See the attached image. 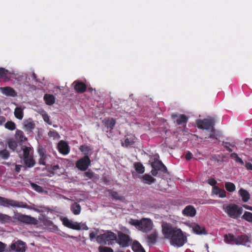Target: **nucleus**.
<instances>
[{
  "instance_id": "nucleus-1",
  "label": "nucleus",
  "mask_w": 252,
  "mask_h": 252,
  "mask_svg": "<svg viewBox=\"0 0 252 252\" xmlns=\"http://www.w3.org/2000/svg\"><path fill=\"white\" fill-rule=\"evenodd\" d=\"M128 223L143 232H148L151 231L154 226L152 220L149 218H143L140 220L130 219Z\"/></svg>"
},
{
  "instance_id": "nucleus-2",
  "label": "nucleus",
  "mask_w": 252,
  "mask_h": 252,
  "mask_svg": "<svg viewBox=\"0 0 252 252\" xmlns=\"http://www.w3.org/2000/svg\"><path fill=\"white\" fill-rule=\"evenodd\" d=\"M0 205L5 207L13 206L19 208H25L29 209H32L36 212H39V210L34 207V205L28 206L25 203L17 202L12 200H8L0 197Z\"/></svg>"
},
{
  "instance_id": "nucleus-3",
  "label": "nucleus",
  "mask_w": 252,
  "mask_h": 252,
  "mask_svg": "<svg viewBox=\"0 0 252 252\" xmlns=\"http://www.w3.org/2000/svg\"><path fill=\"white\" fill-rule=\"evenodd\" d=\"M222 208L227 215L233 219L238 218L242 214L243 211L241 207L235 204L224 205Z\"/></svg>"
},
{
  "instance_id": "nucleus-4",
  "label": "nucleus",
  "mask_w": 252,
  "mask_h": 252,
  "mask_svg": "<svg viewBox=\"0 0 252 252\" xmlns=\"http://www.w3.org/2000/svg\"><path fill=\"white\" fill-rule=\"evenodd\" d=\"M170 238L171 244L177 247L183 246L187 242L186 236L180 229H176Z\"/></svg>"
},
{
  "instance_id": "nucleus-5",
  "label": "nucleus",
  "mask_w": 252,
  "mask_h": 252,
  "mask_svg": "<svg viewBox=\"0 0 252 252\" xmlns=\"http://www.w3.org/2000/svg\"><path fill=\"white\" fill-rule=\"evenodd\" d=\"M60 219L63 222V224L69 228L77 230L81 229L88 230L89 229L88 227L84 223L74 222L66 218L63 217H61Z\"/></svg>"
},
{
  "instance_id": "nucleus-6",
  "label": "nucleus",
  "mask_w": 252,
  "mask_h": 252,
  "mask_svg": "<svg viewBox=\"0 0 252 252\" xmlns=\"http://www.w3.org/2000/svg\"><path fill=\"white\" fill-rule=\"evenodd\" d=\"M13 218L21 222L32 224H36L37 220L30 216L23 215L20 213H15Z\"/></svg>"
},
{
  "instance_id": "nucleus-7",
  "label": "nucleus",
  "mask_w": 252,
  "mask_h": 252,
  "mask_svg": "<svg viewBox=\"0 0 252 252\" xmlns=\"http://www.w3.org/2000/svg\"><path fill=\"white\" fill-rule=\"evenodd\" d=\"M214 124V121L212 118H208L202 120H198L196 121V124L198 128L208 130L213 127Z\"/></svg>"
},
{
  "instance_id": "nucleus-8",
  "label": "nucleus",
  "mask_w": 252,
  "mask_h": 252,
  "mask_svg": "<svg viewBox=\"0 0 252 252\" xmlns=\"http://www.w3.org/2000/svg\"><path fill=\"white\" fill-rule=\"evenodd\" d=\"M116 239V235L113 232L108 231L97 236L96 242L99 244H106L107 242Z\"/></svg>"
},
{
  "instance_id": "nucleus-9",
  "label": "nucleus",
  "mask_w": 252,
  "mask_h": 252,
  "mask_svg": "<svg viewBox=\"0 0 252 252\" xmlns=\"http://www.w3.org/2000/svg\"><path fill=\"white\" fill-rule=\"evenodd\" d=\"M187 225L192 229L193 233L197 235H205L207 233L205 227L195 222L187 223Z\"/></svg>"
},
{
  "instance_id": "nucleus-10",
  "label": "nucleus",
  "mask_w": 252,
  "mask_h": 252,
  "mask_svg": "<svg viewBox=\"0 0 252 252\" xmlns=\"http://www.w3.org/2000/svg\"><path fill=\"white\" fill-rule=\"evenodd\" d=\"M162 233L167 238H170L174 234V231L178 228H173L171 225L167 223H163L162 224Z\"/></svg>"
},
{
  "instance_id": "nucleus-11",
  "label": "nucleus",
  "mask_w": 252,
  "mask_h": 252,
  "mask_svg": "<svg viewBox=\"0 0 252 252\" xmlns=\"http://www.w3.org/2000/svg\"><path fill=\"white\" fill-rule=\"evenodd\" d=\"M90 162L88 157L85 156L77 161L76 167L81 170H86L89 166Z\"/></svg>"
},
{
  "instance_id": "nucleus-12",
  "label": "nucleus",
  "mask_w": 252,
  "mask_h": 252,
  "mask_svg": "<svg viewBox=\"0 0 252 252\" xmlns=\"http://www.w3.org/2000/svg\"><path fill=\"white\" fill-rule=\"evenodd\" d=\"M11 249L12 251L16 252H25V243L22 241H18L17 242L11 244Z\"/></svg>"
},
{
  "instance_id": "nucleus-13",
  "label": "nucleus",
  "mask_w": 252,
  "mask_h": 252,
  "mask_svg": "<svg viewBox=\"0 0 252 252\" xmlns=\"http://www.w3.org/2000/svg\"><path fill=\"white\" fill-rule=\"evenodd\" d=\"M130 242V239L128 236L122 233H119L118 243L122 247H127Z\"/></svg>"
},
{
  "instance_id": "nucleus-14",
  "label": "nucleus",
  "mask_w": 252,
  "mask_h": 252,
  "mask_svg": "<svg viewBox=\"0 0 252 252\" xmlns=\"http://www.w3.org/2000/svg\"><path fill=\"white\" fill-rule=\"evenodd\" d=\"M0 91L3 94L8 96L14 97L17 95L13 89L9 87H0Z\"/></svg>"
},
{
  "instance_id": "nucleus-15",
  "label": "nucleus",
  "mask_w": 252,
  "mask_h": 252,
  "mask_svg": "<svg viewBox=\"0 0 252 252\" xmlns=\"http://www.w3.org/2000/svg\"><path fill=\"white\" fill-rule=\"evenodd\" d=\"M182 213L185 216L193 217L195 215L196 211L193 206L189 205L182 211Z\"/></svg>"
},
{
  "instance_id": "nucleus-16",
  "label": "nucleus",
  "mask_w": 252,
  "mask_h": 252,
  "mask_svg": "<svg viewBox=\"0 0 252 252\" xmlns=\"http://www.w3.org/2000/svg\"><path fill=\"white\" fill-rule=\"evenodd\" d=\"M58 149L60 152L63 155H67L69 151L68 144L63 141H61L58 143Z\"/></svg>"
},
{
  "instance_id": "nucleus-17",
  "label": "nucleus",
  "mask_w": 252,
  "mask_h": 252,
  "mask_svg": "<svg viewBox=\"0 0 252 252\" xmlns=\"http://www.w3.org/2000/svg\"><path fill=\"white\" fill-rule=\"evenodd\" d=\"M25 107L23 105L17 106L14 112L15 117L19 119L22 120L24 117V110Z\"/></svg>"
},
{
  "instance_id": "nucleus-18",
  "label": "nucleus",
  "mask_w": 252,
  "mask_h": 252,
  "mask_svg": "<svg viewBox=\"0 0 252 252\" xmlns=\"http://www.w3.org/2000/svg\"><path fill=\"white\" fill-rule=\"evenodd\" d=\"M12 74H13L12 72H10L3 68H0V79H3L4 81H9Z\"/></svg>"
},
{
  "instance_id": "nucleus-19",
  "label": "nucleus",
  "mask_w": 252,
  "mask_h": 252,
  "mask_svg": "<svg viewBox=\"0 0 252 252\" xmlns=\"http://www.w3.org/2000/svg\"><path fill=\"white\" fill-rule=\"evenodd\" d=\"M212 194L218 196L220 198H224L226 197V191L223 189L219 188L218 187L214 186L213 188Z\"/></svg>"
},
{
  "instance_id": "nucleus-20",
  "label": "nucleus",
  "mask_w": 252,
  "mask_h": 252,
  "mask_svg": "<svg viewBox=\"0 0 252 252\" xmlns=\"http://www.w3.org/2000/svg\"><path fill=\"white\" fill-rule=\"evenodd\" d=\"M72 85L74 86L75 91L78 93H83L86 89V86L82 82L75 81Z\"/></svg>"
},
{
  "instance_id": "nucleus-21",
  "label": "nucleus",
  "mask_w": 252,
  "mask_h": 252,
  "mask_svg": "<svg viewBox=\"0 0 252 252\" xmlns=\"http://www.w3.org/2000/svg\"><path fill=\"white\" fill-rule=\"evenodd\" d=\"M224 241L226 243L230 245H237L239 243L237 241V237L232 234H228L224 236Z\"/></svg>"
},
{
  "instance_id": "nucleus-22",
  "label": "nucleus",
  "mask_w": 252,
  "mask_h": 252,
  "mask_svg": "<svg viewBox=\"0 0 252 252\" xmlns=\"http://www.w3.org/2000/svg\"><path fill=\"white\" fill-rule=\"evenodd\" d=\"M239 194L244 202H248L250 198L249 192L244 189H240L239 190Z\"/></svg>"
},
{
  "instance_id": "nucleus-23",
  "label": "nucleus",
  "mask_w": 252,
  "mask_h": 252,
  "mask_svg": "<svg viewBox=\"0 0 252 252\" xmlns=\"http://www.w3.org/2000/svg\"><path fill=\"white\" fill-rule=\"evenodd\" d=\"M151 165L153 168H157L158 170H164L166 169V167L158 159L155 160L154 161H152Z\"/></svg>"
},
{
  "instance_id": "nucleus-24",
  "label": "nucleus",
  "mask_w": 252,
  "mask_h": 252,
  "mask_svg": "<svg viewBox=\"0 0 252 252\" xmlns=\"http://www.w3.org/2000/svg\"><path fill=\"white\" fill-rule=\"evenodd\" d=\"M24 126L27 130L32 131L35 127V124L31 119L24 121Z\"/></svg>"
},
{
  "instance_id": "nucleus-25",
  "label": "nucleus",
  "mask_w": 252,
  "mask_h": 252,
  "mask_svg": "<svg viewBox=\"0 0 252 252\" xmlns=\"http://www.w3.org/2000/svg\"><path fill=\"white\" fill-rule=\"evenodd\" d=\"M38 153L40 156L39 163L42 165H45V160L47 158L48 156L45 154V151L43 149L39 148L38 150Z\"/></svg>"
},
{
  "instance_id": "nucleus-26",
  "label": "nucleus",
  "mask_w": 252,
  "mask_h": 252,
  "mask_svg": "<svg viewBox=\"0 0 252 252\" xmlns=\"http://www.w3.org/2000/svg\"><path fill=\"white\" fill-rule=\"evenodd\" d=\"M132 249L134 252H145L141 244L136 241L133 242Z\"/></svg>"
},
{
  "instance_id": "nucleus-27",
  "label": "nucleus",
  "mask_w": 252,
  "mask_h": 252,
  "mask_svg": "<svg viewBox=\"0 0 252 252\" xmlns=\"http://www.w3.org/2000/svg\"><path fill=\"white\" fill-rule=\"evenodd\" d=\"M103 123L107 128L112 129L115 124V121L112 118H109L104 120Z\"/></svg>"
},
{
  "instance_id": "nucleus-28",
  "label": "nucleus",
  "mask_w": 252,
  "mask_h": 252,
  "mask_svg": "<svg viewBox=\"0 0 252 252\" xmlns=\"http://www.w3.org/2000/svg\"><path fill=\"white\" fill-rule=\"evenodd\" d=\"M142 181L144 183L150 185L155 183L156 179L151 175L145 174L142 177Z\"/></svg>"
},
{
  "instance_id": "nucleus-29",
  "label": "nucleus",
  "mask_w": 252,
  "mask_h": 252,
  "mask_svg": "<svg viewBox=\"0 0 252 252\" xmlns=\"http://www.w3.org/2000/svg\"><path fill=\"white\" fill-rule=\"evenodd\" d=\"M237 241L239 243H237V245H246L247 243L250 241L249 238L246 236H242L237 237Z\"/></svg>"
},
{
  "instance_id": "nucleus-30",
  "label": "nucleus",
  "mask_w": 252,
  "mask_h": 252,
  "mask_svg": "<svg viewBox=\"0 0 252 252\" xmlns=\"http://www.w3.org/2000/svg\"><path fill=\"white\" fill-rule=\"evenodd\" d=\"M100 234V231L98 229H93L90 231V239L91 241H93L94 240V238H97V236H99Z\"/></svg>"
},
{
  "instance_id": "nucleus-31",
  "label": "nucleus",
  "mask_w": 252,
  "mask_h": 252,
  "mask_svg": "<svg viewBox=\"0 0 252 252\" xmlns=\"http://www.w3.org/2000/svg\"><path fill=\"white\" fill-rule=\"evenodd\" d=\"M44 99L48 105H52L55 102V97L51 94H45Z\"/></svg>"
},
{
  "instance_id": "nucleus-32",
  "label": "nucleus",
  "mask_w": 252,
  "mask_h": 252,
  "mask_svg": "<svg viewBox=\"0 0 252 252\" xmlns=\"http://www.w3.org/2000/svg\"><path fill=\"white\" fill-rule=\"evenodd\" d=\"M81 209V206L77 203H74L71 207V210L72 213L75 215H79L80 214Z\"/></svg>"
},
{
  "instance_id": "nucleus-33",
  "label": "nucleus",
  "mask_w": 252,
  "mask_h": 252,
  "mask_svg": "<svg viewBox=\"0 0 252 252\" xmlns=\"http://www.w3.org/2000/svg\"><path fill=\"white\" fill-rule=\"evenodd\" d=\"M24 161L26 166L28 167H32L35 164V161L33 160L32 156L24 158Z\"/></svg>"
},
{
  "instance_id": "nucleus-34",
  "label": "nucleus",
  "mask_w": 252,
  "mask_h": 252,
  "mask_svg": "<svg viewBox=\"0 0 252 252\" xmlns=\"http://www.w3.org/2000/svg\"><path fill=\"white\" fill-rule=\"evenodd\" d=\"M134 168L136 172L139 174H142L145 171V168L143 165L140 163H134Z\"/></svg>"
},
{
  "instance_id": "nucleus-35",
  "label": "nucleus",
  "mask_w": 252,
  "mask_h": 252,
  "mask_svg": "<svg viewBox=\"0 0 252 252\" xmlns=\"http://www.w3.org/2000/svg\"><path fill=\"white\" fill-rule=\"evenodd\" d=\"M11 218L10 216L0 213V221L2 223H8L10 222Z\"/></svg>"
},
{
  "instance_id": "nucleus-36",
  "label": "nucleus",
  "mask_w": 252,
  "mask_h": 252,
  "mask_svg": "<svg viewBox=\"0 0 252 252\" xmlns=\"http://www.w3.org/2000/svg\"><path fill=\"white\" fill-rule=\"evenodd\" d=\"M23 150L24 158L32 157V149L31 147H24Z\"/></svg>"
},
{
  "instance_id": "nucleus-37",
  "label": "nucleus",
  "mask_w": 252,
  "mask_h": 252,
  "mask_svg": "<svg viewBox=\"0 0 252 252\" xmlns=\"http://www.w3.org/2000/svg\"><path fill=\"white\" fill-rule=\"evenodd\" d=\"M226 189L229 192H233L235 190V186L231 182H226L225 184Z\"/></svg>"
},
{
  "instance_id": "nucleus-38",
  "label": "nucleus",
  "mask_w": 252,
  "mask_h": 252,
  "mask_svg": "<svg viewBox=\"0 0 252 252\" xmlns=\"http://www.w3.org/2000/svg\"><path fill=\"white\" fill-rule=\"evenodd\" d=\"M242 218L246 221L252 223V213L250 212H245Z\"/></svg>"
},
{
  "instance_id": "nucleus-39",
  "label": "nucleus",
  "mask_w": 252,
  "mask_h": 252,
  "mask_svg": "<svg viewBox=\"0 0 252 252\" xmlns=\"http://www.w3.org/2000/svg\"><path fill=\"white\" fill-rule=\"evenodd\" d=\"M187 120L188 119L186 116L181 115L177 117L176 122L178 125H181L186 123L187 121Z\"/></svg>"
},
{
  "instance_id": "nucleus-40",
  "label": "nucleus",
  "mask_w": 252,
  "mask_h": 252,
  "mask_svg": "<svg viewBox=\"0 0 252 252\" xmlns=\"http://www.w3.org/2000/svg\"><path fill=\"white\" fill-rule=\"evenodd\" d=\"M5 127L9 130H13L15 129L16 126L14 122L10 121L5 124Z\"/></svg>"
},
{
  "instance_id": "nucleus-41",
  "label": "nucleus",
  "mask_w": 252,
  "mask_h": 252,
  "mask_svg": "<svg viewBox=\"0 0 252 252\" xmlns=\"http://www.w3.org/2000/svg\"><path fill=\"white\" fill-rule=\"evenodd\" d=\"M48 135L54 139H58L60 137L59 134L55 130H50L48 133Z\"/></svg>"
},
{
  "instance_id": "nucleus-42",
  "label": "nucleus",
  "mask_w": 252,
  "mask_h": 252,
  "mask_svg": "<svg viewBox=\"0 0 252 252\" xmlns=\"http://www.w3.org/2000/svg\"><path fill=\"white\" fill-rule=\"evenodd\" d=\"M134 140L133 138H126L125 140V143H123L122 144L123 145H125L126 147H128L129 146H131L134 143Z\"/></svg>"
},
{
  "instance_id": "nucleus-43",
  "label": "nucleus",
  "mask_w": 252,
  "mask_h": 252,
  "mask_svg": "<svg viewBox=\"0 0 252 252\" xmlns=\"http://www.w3.org/2000/svg\"><path fill=\"white\" fill-rule=\"evenodd\" d=\"M99 252H113V250L109 247L100 246L98 248Z\"/></svg>"
},
{
  "instance_id": "nucleus-44",
  "label": "nucleus",
  "mask_w": 252,
  "mask_h": 252,
  "mask_svg": "<svg viewBox=\"0 0 252 252\" xmlns=\"http://www.w3.org/2000/svg\"><path fill=\"white\" fill-rule=\"evenodd\" d=\"M17 136L20 139V140L22 142H24L27 140V138L24 136V133L21 131H17Z\"/></svg>"
},
{
  "instance_id": "nucleus-45",
  "label": "nucleus",
  "mask_w": 252,
  "mask_h": 252,
  "mask_svg": "<svg viewBox=\"0 0 252 252\" xmlns=\"http://www.w3.org/2000/svg\"><path fill=\"white\" fill-rule=\"evenodd\" d=\"M157 238V234L156 233L148 236V239L149 243H154L156 241Z\"/></svg>"
},
{
  "instance_id": "nucleus-46",
  "label": "nucleus",
  "mask_w": 252,
  "mask_h": 252,
  "mask_svg": "<svg viewBox=\"0 0 252 252\" xmlns=\"http://www.w3.org/2000/svg\"><path fill=\"white\" fill-rule=\"evenodd\" d=\"M209 130L210 133L208 137L212 139H217V136L218 134L215 132L213 127L212 128H211Z\"/></svg>"
},
{
  "instance_id": "nucleus-47",
  "label": "nucleus",
  "mask_w": 252,
  "mask_h": 252,
  "mask_svg": "<svg viewBox=\"0 0 252 252\" xmlns=\"http://www.w3.org/2000/svg\"><path fill=\"white\" fill-rule=\"evenodd\" d=\"M111 196L113 199H115L116 200H123L124 197L122 196H120L118 193L116 192H112L111 193Z\"/></svg>"
},
{
  "instance_id": "nucleus-48",
  "label": "nucleus",
  "mask_w": 252,
  "mask_h": 252,
  "mask_svg": "<svg viewBox=\"0 0 252 252\" xmlns=\"http://www.w3.org/2000/svg\"><path fill=\"white\" fill-rule=\"evenodd\" d=\"M42 117L43 119L46 123H48L49 125H51V122L50 120V117L47 113H43L42 114Z\"/></svg>"
},
{
  "instance_id": "nucleus-49",
  "label": "nucleus",
  "mask_w": 252,
  "mask_h": 252,
  "mask_svg": "<svg viewBox=\"0 0 252 252\" xmlns=\"http://www.w3.org/2000/svg\"><path fill=\"white\" fill-rule=\"evenodd\" d=\"M9 157V153L6 150H3L0 151V157L2 158L5 159Z\"/></svg>"
},
{
  "instance_id": "nucleus-50",
  "label": "nucleus",
  "mask_w": 252,
  "mask_h": 252,
  "mask_svg": "<svg viewBox=\"0 0 252 252\" xmlns=\"http://www.w3.org/2000/svg\"><path fill=\"white\" fill-rule=\"evenodd\" d=\"M31 186L33 189H34L35 190L38 191V192H42V189L41 187L34 184H32Z\"/></svg>"
},
{
  "instance_id": "nucleus-51",
  "label": "nucleus",
  "mask_w": 252,
  "mask_h": 252,
  "mask_svg": "<svg viewBox=\"0 0 252 252\" xmlns=\"http://www.w3.org/2000/svg\"><path fill=\"white\" fill-rule=\"evenodd\" d=\"M80 150L84 153V154L87 155L89 153V148L86 146H82L80 147Z\"/></svg>"
},
{
  "instance_id": "nucleus-52",
  "label": "nucleus",
  "mask_w": 252,
  "mask_h": 252,
  "mask_svg": "<svg viewBox=\"0 0 252 252\" xmlns=\"http://www.w3.org/2000/svg\"><path fill=\"white\" fill-rule=\"evenodd\" d=\"M208 183L214 187V186H216L215 185L217 184V181L215 179L211 178L208 179Z\"/></svg>"
},
{
  "instance_id": "nucleus-53",
  "label": "nucleus",
  "mask_w": 252,
  "mask_h": 252,
  "mask_svg": "<svg viewBox=\"0 0 252 252\" xmlns=\"http://www.w3.org/2000/svg\"><path fill=\"white\" fill-rule=\"evenodd\" d=\"M9 147L12 149L14 150L16 147V143L14 142H10L8 143Z\"/></svg>"
},
{
  "instance_id": "nucleus-54",
  "label": "nucleus",
  "mask_w": 252,
  "mask_h": 252,
  "mask_svg": "<svg viewBox=\"0 0 252 252\" xmlns=\"http://www.w3.org/2000/svg\"><path fill=\"white\" fill-rule=\"evenodd\" d=\"M192 158V154L190 152H188L186 155V158L187 160H190Z\"/></svg>"
},
{
  "instance_id": "nucleus-55",
  "label": "nucleus",
  "mask_w": 252,
  "mask_h": 252,
  "mask_svg": "<svg viewBox=\"0 0 252 252\" xmlns=\"http://www.w3.org/2000/svg\"><path fill=\"white\" fill-rule=\"evenodd\" d=\"M5 249V245L0 242V252H3Z\"/></svg>"
},
{
  "instance_id": "nucleus-56",
  "label": "nucleus",
  "mask_w": 252,
  "mask_h": 252,
  "mask_svg": "<svg viewBox=\"0 0 252 252\" xmlns=\"http://www.w3.org/2000/svg\"><path fill=\"white\" fill-rule=\"evenodd\" d=\"M158 169L157 168H153V169L151 171L152 174L153 176H156L158 174Z\"/></svg>"
},
{
  "instance_id": "nucleus-57",
  "label": "nucleus",
  "mask_w": 252,
  "mask_h": 252,
  "mask_svg": "<svg viewBox=\"0 0 252 252\" xmlns=\"http://www.w3.org/2000/svg\"><path fill=\"white\" fill-rule=\"evenodd\" d=\"M247 169L249 170H252V164L251 163H246L245 165Z\"/></svg>"
},
{
  "instance_id": "nucleus-58",
  "label": "nucleus",
  "mask_w": 252,
  "mask_h": 252,
  "mask_svg": "<svg viewBox=\"0 0 252 252\" xmlns=\"http://www.w3.org/2000/svg\"><path fill=\"white\" fill-rule=\"evenodd\" d=\"M230 157L232 158H234L235 160H237V158H238L239 157H238L237 155L235 153H232L230 155Z\"/></svg>"
},
{
  "instance_id": "nucleus-59",
  "label": "nucleus",
  "mask_w": 252,
  "mask_h": 252,
  "mask_svg": "<svg viewBox=\"0 0 252 252\" xmlns=\"http://www.w3.org/2000/svg\"><path fill=\"white\" fill-rule=\"evenodd\" d=\"M243 207L247 210H249L252 211V207L247 205H244Z\"/></svg>"
},
{
  "instance_id": "nucleus-60",
  "label": "nucleus",
  "mask_w": 252,
  "mask_h": 252,
  "mask_svg": "<svg viewBox=\"0 0 252 252\" xmlns=\"http://www.w3.org/2000/svg\"><path fill=\"white\" fill-rule=\"evenodd\" d=\"M22 167L21 165H15V170L17 171V172H19L20 170V168Z\"/></svg>"
},
{
  "instance_id": "nucleus-61",
  "label": "nucleus",
  "mask_w": 252,
  "mask_h": 252,
  "mask_svg": "<svg viewBox=\"0 0 252 252\" xmlns=\"http://www.w3.org/2000/svg\"><path fill=\"white\" fill-rule=\"evenodd\" d=\"M237 162H239V163H240L241 164H244V162L242 160V159H241L239 157L238 158H237V160H235Z\"/></svg>"
},
{
  "instance_id": "nucleus-62",
  "label": "nucleus",
  "mask_w": 252,
  "mask_h": 252,
  "mask_svg": "<svg viewBox=\"0 0 252 252\" xmlns=\"http://www.w3.org/2000/svg\"><path fill=\"white\" fill-rule=\"evenodd\" d=\"M223 146L229 152H231L232 150L226 145H224Z\"/></svg>"
},
{
  "instance_id": "nucleus-63",
  "label": "nucleus",
  "mask_w": 252,
  "mask_h": 252,
  "mask_svg": "<svg viewBox=\"0 0 252 252\" xmlns=\"http://www.w3.org/2000/svg\"><path fill=\"white\" fill-rule=\"evenodd\" d=\"M55 167H56V168H58L59 166H56Z\"/></svg>"
}]
</instances>
